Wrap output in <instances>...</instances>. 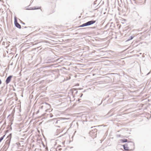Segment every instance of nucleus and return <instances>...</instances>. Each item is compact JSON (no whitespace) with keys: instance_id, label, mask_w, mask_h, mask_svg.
I'll return each mask as SVG.
<instances>
[{"instance_id":"22","label":"nucleus","mask_w":151,"mask_h":151,"mask_svg":"<svg viewBox=\"0 0 151 151\" xmlns=\"http://www.w3.org/2000/svg\"><path fill=\"white\" fill-rule=\"evenodd\" d=\"M93 127H91V128H93Z\"/></svg>"},{"instance_id":"19","label":"nucleus","mask_w":151,"mask_h":151,"mask_svg":"<svg viewBox=\"0 0 151 151\" xmlns=\"http://www.w3.org/2000/svg\"><path fill=\"white\" fill-rule=\"evenodd\" d=\"M24 28H27V27H24Z\"/></svg>"},{"instance_id":"16","label":"nucleus","mask_w":151,"mask_h":151,"mask_svg":"<svg viewBox=\"0 0 151 151\" xmlns=\"http://www.w3.org/2000/svg\"><path fill=\"white\" fill-rule=\"evenodd\" d=\"M22 24H23L24 25L25 24V23L22 22Z\"/></svg>"},{"instance_id":"6","label":"nucleus","mask_w":151,"mask_h":151,"mask_svg":"<svg viewBox=\"0 0 151 151\" xmlns=\"http://www.w3.org/2000/svg\"><path fill=\"white\" fill-rule=\"evenodd\" d=\"M134 37V36H130L129 38L128 39V40L126 41H129L132 40V39H133V38Z\"/></svg>"},{"instance_id":"20","label":"nucleus","mask_w":151,"mask_h":151,"mask_svg":"<svg viewBox=\"0 0 151 151\" xmlns=\"http://www.w3.org/2000/svg\"><path fill=\"white\" fill-rule=\"evenodd\" d=\"M95 27H93V28H95Z\"/></svg>"},{"instance_id":"11","label":"nucleus","mask_w":151,"mask_h":151,"mask_svg":"<svg viewBox=\"0 0 151 151\" xmlns=\"http://www.w3.org/2000/svg\"><path fill=\"white\" fill-rule=\"evenodd\" d=\"M4 136H5V135L2 136V137H1L0 138V142L3 139Z\"/></svg>"},{"instance_id":"3","label":"nucleus","mask_w":151,"mask_h":151,"mask_svg":"<svg viewBox=\"0 0 151 151\" xmlns=\"http://www.w3.org/2000/svg\"><path fill=\"white\" fill-rule=\"evenodd\" d=\"M95 22L96 21L95 20H91L88 21L86 22V23L87 24V26H88L94 24V23H95Z\"/></svg>"},{"instance_id":"21","label":"nucleus","mask_w":151,"mask_h":151,"mask_svg":"<svg viewBox=\"0 0 151 151\" xmlns=\"http://www.w3.org/2000/svg\"><path fill=\"white\" fill-rule=\"evenodd\" d=\"M97 126H94L93 127H96Z\"/></svg>"},{"instance_id":"1","label":"nucleus","mask_w":151,"mask_h":151,"mask_svg":"<svg viewBox=\"0 0 151 151\" xmlns=\"http://www.w3.org/2000/svg\"><path fill=\"white\" fill-rule=\"evenodd\" d=\"M14 24L15 26L19 29H21V28L20 25L17 22V18L16 17H14Z\"/></svg>"},{"instance_id":"15","label":"nucleus","mask_w":151,"mask_h":151,"mask_svg":"<svg viewBox=\"0 0 151 151\" xmlns=\"http://www.w3.org/2000/svg\"><path fill=\"white\" fill-rule=\"evenodd\" d=\"M86 138L85 137H81V139H85Z\"/></svg>"},{"instance_id":"4","label":"nucleus","mask_w":151,"mask_h":151,"mask_svg":"<svg viewBox=\"0 0 151 151\" xmlns=\"http://www.w3.org/2000/svg\"><path fill=\"white\" fill-rule=\"evenodd\" d=\"M52 121H53V124H58V122H59L60 121L58 120L57 118H54L52 120Z\"/></svg>"},{"instance_id":"17","label":"nucleus","mask_w":151,"mask_h":151,"mask_svg":"<svg viewBox=\"0 0 151 151\" xmlns=\"http://www.w3.org/2000/svg\"><path fill=\"white\" fill-rule=\"evenodd\" d=\"M83 94L82 93H81V96H80V97H82V96H83Z\"/></svg>"},{"instance_id":"7","label":"nucleus","mask_w":151,"mask_h":151,"mask_svg":"<svg viewBox=\"0 0 151 151\" xmlns=\"http://www.w3.org/2000/svg\"><path fill=\"white\" fill-rule=\"evenodd\" d=\"M97 130L96 129H95L93 130H92L91 131H90V132L91 133L93 134L95 133H96V132H97Z\"/></svg>"},{"instance_id":"9","label":"nucleus","mask_w":151,"mask_h":151,"mask_svg":"<svg viewBox=\"0 0 151 151\" xmlns=\"http://www.w3.org/2000/svg\"><path fill=\"white\" fill-rule=\"evenodd\" d=\"M121 140L123 142H127L128 141L127 139H121Z\"/></svg>"},{"instance_id":"18","label":"nucleus","mask_w":151,"mask_h":151,"mask_svg":"<svg viewBox=\"0 0 151 151\" xmlns=\"http://www.w3.org/2000/svg\"><path fill=\"white\" fill-rule=\"evenodd\" d=\"M1 83V80L0 79V85Z\"/></svg>"},{"instance_id":"14","label":"nucleus","mask_w":151,"mask_h":151,"mask_svg":"<svg viewBox=\"0 0 151 151\" xmlns=\"http://www.w3.org/2000/svg\"><path fill=\"white\" fill-rule=\"evenodd\" d=\"M50 117H53V115L51 114H50Z\"/></svg>"},{"instance_id":"13","label":"nucleus","mask_w":151,"mask_h":151,"mask_svg":"<svg viewBox=\"0 0 151 151\" xmlns=\"http://www.w3.org/2000/svg\"><path fill=\"white\" fill-rule=\"evenodd\" d=\"M42 42L47 43L48 42V41H43Z\"/></svg>"},{"instance_id":"10","label":"nucleus","mask_w":151,"mask_h":151,"mask_svg":"<svg viewBox=\"0 0 151 151\" xmlns=\"http://www.w3.org/2000/svg\"><path fill=\"white\" fill-rule=\"evenodd\" d=\"M40 7H38L37 8H36L35 7H33L31 8L30 9L31 10H35V9H40Z\"/></svg>"},{"instance_id":"5","label":"nucleus","mask_w":151,"mask_h":151,"mask_svg":"<svg viewBox=\"0 0 151 151\" xmlns=\"http://www.w3.org/2000/svg\"><path fill=\"white\" fill-rule=\"evenodd\" d=\"M123 147L124 149L126 151H128L129 150L127 144H125L123 145Z\"/></svg>"},{"instance_id":"8","label":"nucleus","mask_w":151,"mask_h":151,"mask_svg":"<svg viewBox=\"0 0 151 151\" xmlns=\"http://www.w3.org/2000/svg\"><path fill=\"white\" fill-rule=\"evenodd\" d=\"M86 26H87V24H86V23H84V24H82V25H80L79 27H84Z\"/></svg>"},{"instance_id":"2","label":"nucleus","mask_w":151,"mask_h":151,"mask_svg":"<svg viewBox=\"0 0 151 151\" xmlns=\"http://www.w3.org/2000/svg\"><path fill=\"white\" fill-rule=\"evenodd\" d=\"M12 77V76L10 75L7 78L5 81L6 84H7L9 83Z\"/></svg>"},{"instance_id":"12","label":"nucleus","mask_w":151,"mask_h":151,"mask_svg":"<svg viewBox=\"0 0 151 151\" xmlns=\"http://www.w3.org/2000/svg\"><path fill=\"white\" fill-rule=\"evenodd\" d=\"M10 140L9 141H8H8H6V143H8V147H9V145H10Z\"/></svg>"}]
</instances>
